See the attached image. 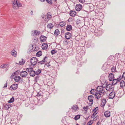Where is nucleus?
I'll list each match as a JSON object with an SVG mask.
<instances>
[{
	"mask_svg": "<svg viewBox=\"0 0 125 125\" xmlns=\"http://www.w3.org/2000/svg\"><path fill=\"white\" fill-rule=\"evenodd\" d=\"M36 74V72L35 71L33 70H32L31 71V72H30V76L34 77V76Z\"/></svg>",
	"mask_w": 125,
	"mask_h": 125,
	"instance_id": "nucleus-20",
	"label": "nucleus"
},
{
	"mask_svg": "<svg viewBox=\"0 0 125 125\" xmlns=\"http://www.w3.org/2000/svg\"><path fill=\"white\" fill-rule=\"evenodd\" d=\"M76 58L78 61H81L82 59V56L80 54H78L76 57Z\"/></svg>",
	"mask_w": 125,
	"mask_h": 125,
	"instance_id": "nucleus-12",
	"label": "nucleus"
},
{
	"mask_svg": "<svg viewBox=\"0 0 125 125\" xmlns=\"http://www.w3.org/2000/svg\"><path fill=\"white\" fill-rule=\"evenodd\" d=\"M96 94L98 95V99L102 96L101 95L104 94L105 91V88L101 86H98L96 88Z\"/></svg>",
	"mask_w": 125,
	"mask_h": 125,
	"instance_id": "nucleus-1",
	"label": "nucleus"
},
{
	"mask_svg": "<svg viewBox=\"0 0 125 125\" xmlns=\"http://www.w3.org/2000/svg\"><path fill=\"white\" fill-rule=\"evenodd\" d=\"M40 76L39 75H37L34 78V80L35 81H37L39 79V77H40Z\"/></svg>",
	"mask_w": 125,
	"mask_h": 125,
	"instance_id": "nucleus-39",
	"label": "nucleus"
},
{
	"mask_svg": "<svg viewBox=\"0 0 125 125\" xmlns=\"http://www.w3.org/2000/svg\"><path fill=\"white\" fill-rule=\"evenodd\" d=\"M94 97L92 95L89 96L88 97V99L89 102H91V105H92L93 103V99Z\"/></svg>",
	"mask_w": 125,
	"mask_h": 125,
	"instance_id": "nucleus-5",
	"label": "nucleus"
},
{
	"mask_svg": "<svg viewBox=\"0 0 125 125\" xmlns=\"http://www.w3.org/2000/svg\"><path fill=\"white\" fill-rule=\"evenodd\" d=\"M98 110V107H96L94 108L93 110V112H97V111Z\"/></svg>",
	"mask_w": 125,
	"mask_h": 125,
	"instance_id": "nucleus-43",
	"label": "nucleus"
},
{
	"mask_svg": "<svg viewBox=\"0 0 125 125\" xmlns=\"http://www.w3.org/2000/svg\"><path fill=\"white\" fill-rule=\"evenodd\" d=\"M47 18L48 19H50L51 18V15H50V14L48 13L47 15Z\"/></svg>",
	"mask_w": 125,
	"mask_h": 125,
	"instance_id": "nucleus-44",
	"label": "nucleus"
},
{
	"mask_svg": "<svg viewBox=\"0 0 125 125\" xmlns=\"http://www.w3.org/2000/svg\"><path fill=\"white\" fill-rule=\"evenodd\" d=\"M88 106H87L86 107H84L83 108V109L85 110L86 111H87V110L88 109Z\"/></svg>",
	"mask_w": 125,
	"mask_h": 125,
	"instance_id": "nucleus-48",
	"label": "nucleus"
},
{
	"mask_svg": "<svg viewBox=\"0 0 125 125\" xmlns=\"http://www.w3.org/2000/svg\"><path fill=\"white\" fill-rule=\"evenodd\" d=\"M75 8L77 11H80L82 8V6L80 4H77L76 5Z\"/></svg>",
	"mask_w": 125,
	"mask_h": 125,
	"instance_id": "nucleus-8",
	"label": "nucleus"
},
{
	"mask_svg": "<svg viewBox=\"0 0 125 125\" xmlns=\"http://www.w3.org/2000/svg\"><path fill=\"white\" fill-rule=\"evenodd\" d=\"M47 57L46 56L45 57H44V58L43 60H42V61H43L44 62H46V60L45 59H46Z\"/></svg>",
	"mask_w": 125,
	"mask_h": 125,
	"instance_id": "nucleus-54",
	"label": "nucleus"
},
{
	"mask_svg": "<svg viewBox=\"0 0 125 125\" xmlns=\"http://www.w3.org/2000/svg\"><path fill=\"white\" fill-rule=\"evenodd\" d=\"M4 66H5L4 65V64L1 65L0 66V68H4Z\"/></svg>",
	"mask_w": 125,
	"mask_h": 125,
	"instance_id": "nucleus-60",
	"label": "nucleus"
},
{
	"mask_svg": "<svg viewBox=\"0 0 125 125\" xmlns=\"http://www.w3.org/2000/svg\"><path fill=\"white\" fill-rule=\"evenodd\" d=\"M37 96L38 97L41 96V93L40 92L38 93L37 94Z\"/></svg>",
	"mask_w": 125,
	"mask_h": 125,
	"instance_id": "nucleus-50",
	"label": "nucleus"
},
{
	"mask_svg": "<svg viewBox=\"0 0 125 125\" xmlns=\"http://www.w3.org/2000/svg\"><path fill=\"white\" fill-rule=\"evenodd\" d=\"M41 33L39 31H34V33L36 35H39Z\"/></svg>",
	"mask_w": 125,
	"mask_h": 125,
	"instance_id": "nucleus-26",
	"label": "nucleus"
},
{
	"mask_svg": "<svg viewBox=\"0 0 125 125\" xmlns=\"http://www.w3.org/2000/svg\"><path fill=\"white\" fill-rule=\"evenodd\" d=\"M21 60V61H19V64L21 65H23L25 63V61L23 59H22Z\"/></svg>",
	"mask_w": 125,
	"mask_h": 125,
	"instance_id": "nucleus-30",
	"label": "nucleus"
},
{
	"mask_svg": "<svg viewBox=\"0 0 125 125\" xmlns=\"http://www.w3.org/2000/svg\"><path fill=\"white\" fill-rule=\"evenodd\" d=\"M42 47L43 50H45L47 49L48 46L47 44L44 43H43Z\"/></svg>",
	"mask_w": 125,
	"mask_h": 125,
	"instance_id": "nucleus-16",
	"label": "nucleus"
},
{
	"mask_svg": "<svg viewBox=\"0 0 125 125\" xmlns=\"http://www.w3.org/2000/svg\"><path fill=\"white\" fill-rule=\"evenodd\" d=\"M106 90L107 91H109L110 90L108 86V85H107L106 87Z\"/></svg>",
	"mask_w": 125,
	"mask_h": 125,
	"instance_id": "nucleus-53",
	"label": "nucleus"
},
{
	"mask_svg": "<svg viewBox=\"0 0 125 125\" xmlns=\"http://www.w3.org/2000/svg\"><path fill=\"white\" fill-rule=\"evenodd\" d=\"M10 87L13 90H15L18 88V84H12L10 86Z\"/></svg>",
	"mask_w": 125,
	"mask_h": 125,
	"instance_id": "nucleus-10",
	"label": "nucleus"
},
{
	"mask_svg": "<svg viewBox=\"0 0 125 125\" xmlns=\"http://www.w3.org/2000/svg\"><path fill=\"white\" fill-rule=\"evenodd\" d=\"M90 93L91 94H94L95 98L99 100L98 96H97L98 95L96 94V93H97L96 89H91L90 91Z\"/></svg>",
	"mask_w": 125,
	"mask_h": 125,
	"instance_id": "nucleus-3",
	"label": "nucleus"
},
{
	"mask_svg": "<svg viewBox=\"0 0 125 125\" xmlns=\"http://www.w3.org/2000/svg\"><path fill=\"white\" fill-rule=\"evenodd\" d=\"M11 54L13 56L16 57L17 56V52L14 50H12L11 52Z\"/></svg>",
	"mask_w": 125,
	"mask_h": 125,
	"instance_id": "nucleus-18",
	"label": "nucleus"
},
{
	"mask_svg": "<svg viewBox=\"0 0 125 125\" xmlns=\"http://www.w3.org/2000/svg\"><path fill=\"white\" fill-rule=\"evenodd\" d=\"M3 106L4 108L6 110H8L9 109V107L8 106V105L6 104H3Z\"/></svg>",
	"mask_w": 125,
	"mask_h": 125,
	"instance_id": "nucleus-36",
	"label": "nucleus"
},
{
	"mask_svg": "<svg viewBox=\"0 0 125 125\" xmlns=\"http://www.w3.org/2000/svg\"><path fill=\"white\" fill-rule=\"evenodd\" d=\"M102 102L105 104L106 102V100L105 99H104L102 100Z\"/></svg>",
	"mask_w": 125,
	"mask_h": 125,
	"instance_id": "nucleus-57",
	"label": "nucleus"
},
{
	"mask_svg": "<svg viewBox=\"0 0 125 125\" xmlns=\"http://www.w3.org/2000/svg\"><path fill=\"white\" fill-rule=\"evenodd\" d=\"M51 52L52 54H53L57 52V51L55 50H52Z\"/></svg>",
	"mask_w": 125,
	"mask_h": 125,
	"instance_id": "nucleus-37",
	"label": "nucleus"
},
{
	"mask_svg": "<svg viewBox=\"0 0 125 125\" xmlns=\"http://www.w3.org/2000/svg\"><path fill=\"white\" fill-rule=\"evenodd\" d=\"M91 121H92L90 120V121L88 122L87 124V125H91L92 123H91Z\"/></svg>",
	"mask_w": 125,
	"mask_h": 125,
	"instance_id": "nucleus-51",
	"label": "nucleus"
},
{
	"mask_svg": "<svg viewBox=\"0 0 125 125\" xmlns=\"http://www.w3.org/2000/svg\"><path fill=\"white\" fill-rule=\"evenodd\" d=\"M64 33V31L63 29H62L61 30V34L63 33Z\"/></svg>",
	"mask_w": 125,
	"mask_h": 125,
	"instance_id": "nucleus-62",
	"label": "nucleus"
},
{
	"mask_svg": "<svg viewBox=\"0 0 125 125\" xmlns=\"http://www.w3.org/2000/svg\"><path fill=\"white\" fill-rule=\"evenodd\" d=\"M71 34L69 32H67L65 33V37L66 39H70L71 37Z\"/></svg>",
	"mask_w": 125,
	"mask_h": 125,
	"instance_id": "nucleus-4",
	"label": "nucleus"
},
{
	"mask_svg": "<svg viewBox=\"0 0 125 125\" xmlns=\"http://www.w3.org/2000/svg\"><path fill=\"white\" fill-rule=\"evenodd\" d=\"M125 86V83L123 80L121 81L120 82V86L121 87H123Z\"/></svg>",
	"mask_w": 125,
	"mask_h": 125,
	"instance_id": "nucleus-23",
	"label": "nucleus"
},
{
	"mask_svg": "<svg viewBox=\"0 0 125 125\" xmlns=\"http://www.w3.org/2000/svg\"><path fill=\"white\" fill-rule=\"evenodd\" d=\"M112 81V84L113 86L114 85L116 84L117 83V82H118L117 81V79H114Z\"/></svg>",
	"mask_w": 125,
	"mask_h": 125,
	"instance_id": "nucleus-21",
	"label": "nucleus"
},
{
	"mask_svg": "<svg viewBox=\"0 0 125 125\" xmlns=\"http://www.w3.org/2000/svg\"><path fill=\"white\" fill-rule=\"evenodd\" d=\"M60 33V32L59 30L57 29L54 32V35H55L57 36Z\"/></svg>",
	"mask_w": 125,
	"mask_h": 125,
	"instance_id": "nucleus-24",
	"label": "nucleus"
},
{
	"mask_svg": "<svg viewBox=\"0 0 125 125\" xmlns=\"http://www.w3.org/2000/svg\"><path fill=\"white\" fill-rule=\"evenodd\" d=\"M4 65H5L4 66V68H6L7 69L6 70V71L8 70V69H7V68L8 67V64H4Z\"/></svg>",
	"mask_w": 125,
	"mask_h": 125,
	"instance_id": "nucleus-49",
	"label": "nucleus"
},
{
	"mask_svg": "<svg viewBox=\"0 0 125 125\" xmlns=\"http://www.w3.org/2000/svg\"><path fill=\"white\" fill-rule=\"evenodd\" d=\"M30 68H27L26 69V71H27L28 72H31V71H32V70H30Z\"/></svg>",
	"mask_w": 125,
	"mask_h": 125,
	"instance_id": "nucleus-56",
	"label": "nucleus"
},
{
	"mask_svg": "<svg viewBox=\"0 0 125 125\" xmlns=\"http://www.w3.org/2000/svg\"><path fill=\"white\" fill-rule=\"evenodd\" d=\"M122 77L121 75L120 76H119V78H117V81L118 82H119L121 80V79H122Z\"/></svg>",
	"mask_w": 125,
	"mask_h": 125,
	"instance_id": "nucleus-47",
	"label": "nucleus"
},
{
	"mask_svg": "<svg viewBox=\"0 0 125 125\" xmlns=\"http://www.w3.org/2000/svg\"><path fill=\"white\" fill-rule=\"evenodd\" d=\"M105 104V103L102 102L101 104L103 106H104Z\"/></svg>",
	"mask_w": 125,
	"mask_h": 125,
	"instance_id": "nucleus-64",
	"label": "nucleus"
},
{
	"mask_svg": "<svg viewBox=\"0 0 125 125\" xmlns=\"http://www.w3.org/2000/svg\"><path fill=\"white\" fill-rule=\"evenodd\" d=\"M97 113V112H94V113L93 114V115H92L91 118H93L94 117Z\"/></svg>",
	"mask_w": 125,
	"mask_h": 125,
	"instance_id": "nucleus-42",
	"label": "nucleus"
},
{
	"mask_svg": "<svg viewBox=\"0 0 125 125\" xmlns=\"http://www.w3.org/2000/svg\"><path fill=\"white\" fill-rule=\"evenodd\" d=\"M81 22V21L80 20L78 19L76 20V23L78 24Z\"/></svg>",
	"mask_w": 125,
	"mask_h": 125,
	"instance_id": "nucleus-46",
	"label": "nucleus"
},
{
	"mask_svg": "<svg viewBox=\"0 0 125 125\" xmlns=\"http://www.w3.org/2000/svg\"><path fill=\"white\" fill-rule=\"evenodd\" d=\"M47 27L48 28L50 29H52L54 25L52 23H51L48 24Z\"/></svg>",
	"mask_w": 125,
	"mask_h": 125,
	"instance_id": "nucleus-15",
	"label": "nucleus"
},
{
	"mask_svg": "<svg viewBox=\"0 0 125 125\" xmlns=\"http://www.w3.org/2000/svg\"><path fill=\"white\" fill-rule=\"evenodd\" d=\"M17 4L18 7L21 6V4L19 2H17Z\"/></svg>",
	"mask_w": 125,
	"mask_h": 125,
	"instance_id": "nucleus-55",
	"label": "nucleus"
},
{
	"mask_svg": "<svg viewBox=\"0 0 125 125\" xmlns=\"http://www.w3.org/2000/svg\"><path fill=\"white\" fill-rule=\"evenodd\" d=\"M12 2V5H14V4H17V0H13Z\"/></svg>",
	"mask_w": 125,
	"mask_h": 125,
	"instance_id": "nucleus-40",
	"label": "nucleus"
},
{
	"mask_svg": "<svg viewBox=\"0 0 125 125\" xmlns=\"http://www.w3.org/2000/svg\"><path fill=\"white\" fill-rule=\"evenodd\" d=\"M59 25L61 27H63L66 24L65 22L64 21H62L59 23Z\"/></svg>",
	"mask_w": 125,
	"mask_h": 125,
	"instance_id": "nucleus-25",
	"label": "nucleus"
},
{
	"mask_svg": "<svg viewBox=\"0 0 125 125\" xmlns=\"http://www.w3.org/2000/svg\"><path fill=\"white\" fill-rule=\"evenodd\" d=\"M7 105H8V107H9V108L10 107H11V104H6Z\"/></svg>",
	"mask_w": 125,
	"mask_h": 125,
	"instance_id": "nucleus-61",
	"label": "nucleus"
},
{
	"mask_svg": "<svg viewBox=\"0 0 125 125\" xmlns=\"http://www.w3.org/2000/svg\"><path fill=\"white\" fill-rule=\"evenodd\" d=\"M78 106L76 105H73L72 107V109H75L76 108H78Z\"/></svg>",
	"mask_w": 125,
	"mask_h": 125,
	"instance_id": "nucleus-35",
	"label": "nucleus"
},
{
	"mask_svg": "<svg viewBox=\"0 0 125 125\" xmlns=\"http://www.w3.org/2000/svg\"><path fill=\"white\" fill-rule=\"evenodd\" d=\"M76 14V12L75 11L72 10L70 12V15L71 16H74Z\"/></svg>",
	"mask_w": 125,
	"mask_h": 125,
	"instance_id": "nucleus-13",
	"label": "nucleus"
},
{
	"mask_svg": "<svg viewBox=\"0 0 125 125\" xmlns=\"http://www.w3.org/2000/svg\"><path fill=\"white\" fill-rule=\"evenodd\" d=\"M45 94H44L42 96V98L44 100H45L47 99V98L46 97H45Z\"/></svg>",
	"mask_w": 125,
	"mask_h": 125,
	"instance_id": "nucleus-45",
	"label": "nucleus"
},
{
	"mask_svg": "<svg viewBox=\"0 0 125 125\" xmlns=\"http://www.w3.org/2000/svg\"><path fill=\"white\" fill-rule=\"evenodd\" d=\"M79 1L81 3H83L84 2L85 0H79Z\"/></svg>",
	"mask_w": 125,
	"mask_h": 125,
	"instance_id": "nucleus-52",
	"label": "nucleus"
},
{
	"mask_svg": "<svg viewBox=\"0 0 125 125\" xmlns=\"http://www.w3.org/2000/svg\"><path fill=\"white\" fill-rule=\"evenodd\" d=\"M72 29V26L71 25H68L66 26V29L67 31H70Z\"/></svg>",
	"mask_w": 125,
	"mask_h": 125,
	"instance_id": "nucleus-14",
	"label": "nucleus"
},
{
	"mask_svg": "<svg viewBox=\"0 0 125 125\" xmlns=\"http://www.w3.org/2000/svg\"><path fill=\"white\" fill-rule=\"evenodd\" d=\"M115 94L114 92H111L109 96V98L113 99L115 96Z\"/></svg>",
	"mask_w": 125,
	"mask_h": 125,
	"instance_id": "nucleus-11",
	"label": "nucleus"
},
{
	"mask_svg": "<svg viewBox=\"0 0 125 125\" xmlns=\"http://www.w3.org/2000/svg\"><path fill=\"white\" fill-rule=\"evenodd\" d=\"M46 1L49 3L52 4V0H46Z\"/></svg>",
	"mask_w": 125,
	"mask_h": 125,
	"instance_id": "nucleus-41",
	"label": "nucleus"
},
{
	"mask_svg": "<svg viewBox=\"0 0 125 125\" xmlns=\"http://www.w3.org/2000/svg\"><path fill=\"white\" fill-rule=\"evenodd\" d=\"M41 72V70L40 69H38L37 70L36 72V74L37 75L39 74Z\"/></svg>",
	"mask_w": 125,
	"mask_h": 125,
	"instance_id": "nucleus-31",
	"label": "nucleus"
},
{
	"mask_svg": "<svg viewBox=\"0 0 125 125\" xmlns=\"http://www.w3.org/2000/svg\"><path fill=\"white\" fill-rule=\"evenodd\" d=\"M20 75L23 77H25L27 75L28 73L27 72L22 71L20 73Z\"/></svg>",
	"mask_w": 125,
	"mask_h": 125,
	"instance_id": "nucleus-6",
	"label": "nucleus"
},
{
	"mask_svg": "<svg viewBox=\"0 0 125 125\" xmlns=\"http://www.w3.org/2000/svg\"><path fill=\"white\" fill-rule=\"evenodd\" d=\"M14 99L13 97H12L10 98V99L9 100L8 102L9 103H12L14 101Z\"/></svg>",
	"mask_w": 125,
	"mask_h": 125,
	"instance_id": "nucleus-32",
	"label": "nucleus"
},
{
	"mask_svg": "<svg viewBox=\"0 0 125 125\" xmlns=\"http://www.w3.org/2000/svg\"><path fill=\"white\" fill-rule=\"evenodd\" d=\"M7 82H6V83H5L4 84V86L3 87V88L4 87H7Z\"/></svg>",
	"mask_w": 125,
	"mask_h": 125,
	"instance_id": "nucleus-59",
	"label": "nucleus"
},
{
	"mask_svg": "<svg viewBox=\"0 0 125 125\" xmlns=\"http://www.w3.org/2000/svg\"><path fill=\"white\" fill-rule=\"evenodd\" d=\"M104 115L106 117H108L110 116V114L109 111H107L104 113Z\"/></svg>",
	"mask_w": 125,
	"mask_h": 125,
	"instance_id": "nucleus-19",
	"label": "nucleus"
},
{
	"mask_svg": "<svg viewBox=\"0 0 125 125\" xmlns=\"http://www.w3.org/2000/svg\"><path fill=\"white\" fill-rule=\"evenodd\" d=\"M45 65H47L48 67H49V66H51V65L49 64V63L46 64Z\"/></svg>",
	"mask_w": 125,
	"mask_h": 125,
	"instance_id": "nucleus-63",
	"label": "nucleus"
},
{
	"mask_svg": "<svg viewBox=\"0 0 125 125\" xmlns=\"http://www.w3.org/2000/svg\"><path fill=\"white\" fill-rule=\"evenodd\" d=\"M21 77L20 76H16L14 78V80L16 82H19L20 81L21 79Z\"/></svg>",
	"mask_w": 125,
	"mask_h": 125,
	"instance_id": "nucleus-17",
	"label": "nucleus"
},
{
	"mask_svg": "<svg viewBox=\"0 0 125 125\" xmlns=\"http://www.w3.org/2000/svg\"><path fill=\"white\" fill-rule=\"evenodd\" d=\"M98 30H95L94 31V32L96 33L97 34H95L97 36H99L101 35V31H97Z\"/></svg>",
	"mask_w": 125,
	"mask_h": 125,
	"instance_id": "nucleus-22",
	"label": "nucleus"
},
{
	"mask_svg": "<svg viewBox=\"0 0 125 125\" xmlns=\"http://www.w3.org/2000/svg\"><path fill=\"white\" fill-rule=\"evenodd\" d=\"M44 63V62L43 61H42V60L40 61L39 62H38L37 64H38V65H42Z\"/></svg>",
	"mask_w": 125,
	"mask_h": 125,
	"instance_id": "nucleus-34",
	"label": "nucleus"
},
{
	"mask_svg": "<svg viewBox=\"0 0 125 125\" xmlns=\"http://www.w3.org/2000/svg\"><path fill=\"white\" fill-rule=\"evenodd\" d=\"M111 71L112 72H114L116 71V67L113 66L111 68Z\"/></svg>",
	"mask_w": 125,
	"mask_h": 125,
	"instance_id": "nucleus-29",
	"label": "nucleus"
},
{
	"mask_svg": "<svg viewBox=\"0 0 125 125\" xmlns=\"http://www.w3.org/2000/svg\"><path fill=\"white\" fill-rule=\"evenodd\" d=\"M80 117V115H76L74 118V119L76 120H77L78 119H79Z\"/></svg>",
	"mask_w": 125,
	"mask_h": 125,
	"instance_id": "nucleus-28",
	"label": "nucleus"
},
{
	"mask_svg": "<svg viewBox=\"0 0 125 125\" xmlns=\"http://www.w3.org/2000/svg\"><path fill=\"white\" fill-rule=\"evenodd\" d=\"M122 77L123 78H125V72H124L123 74Z\"/></svg>",
	"mask_w": 125,
	"mask_h": 125,
	"instance_id": "nucleus-58",
	"label": "nucleus"
},
{
	"mask_svg": "<svg viewBox=\"0 0 125 125\" xmlns=\"http://www.w3.org/2000/svg\"><path fill=\"white\" fill-rule=\"evenodd\" d=\"M13 9H17L18 8L17 5V4L13 5Z\"/></svg>",
	"mask_w": 125,
	"mask_h": 125,
	"instance_id": "nucleus-38",
	"label": "nucleus"
},
{
	"mask_svg": "<svg viewBox=\"0 0 125 125\" xmlns=\"http://www.w3.org/2000/svg\"><path fill=\"white\" fill-rule=\"evenodd\" d=\"M38 61V60L36 57H33L30 59V62L32 65H35L37 63Z\"/></svg>",
	"mask_w": 125,
	"mask_h": 125,
	"instance_id": "nucleus-2",
	"label": "nucleus"
},
{
	"mask_svg": "<svg viewBox=\"0 0 125 125\" xmlns=\"http://www.w3.org/2000/svg\"><path fill=\"white\" fill-rule=\"evenodd\" d=\"M42 52L41 51H38L36 54V56L38 57H39L41 56L42 55Z\"/></svg>",
	"mask_w": 125,
	"mask_h": 125,
	"instance_id": "nucleus-27",
	"label": "nucleus"
},
{
	"mask_svg": "<svg viewBox=\"0 0 125 125\" xmlns=\"http://www.w3.org/2000/svg\"><path fill=\"white\" fill-rule=\"evenodd\" d=\"M108 77L109 80L110 81H112L114 79V76L113 74V73H110Z\"/></svg>",
	"mask_w": 125,
	"mask_h": 125,
	"instance_id": "nucleus-9",
	"label": "nucleus"
},
{
	"mask_svg": "<svg viewBox=\"0 0 125 125\" xmlns=\"http://www.w3.org/2000/svg\"><path fill=\"white\" fill-rule=\"evenodd\" d=\"M47 39L46 37L44 36L43 35H42L40 37V40L41 42H43L45 41Z\"/></svg>",
	"mask_w": 125,
	"mask_h": 125,
	"instance_id": "nucleus-7",
	"label": "nucleus"
},
{
	"mask_svg": "<svg viewBox=\"0 0 125 125\" xmlns=\"http://www.w3.org/2000/svg\"><path fill=\"white\" fill-rule=\"evenodd\" d=\"M108 85L109 88L110 90H114V89L113 88V87H112V86L111 85V84H108Z\"/></svg>",
	"mask_w": 125,
	"mask_h": 125,
	"instance_id": "nucleus-33",
	"label": "nucleus"
}]
</instances>
